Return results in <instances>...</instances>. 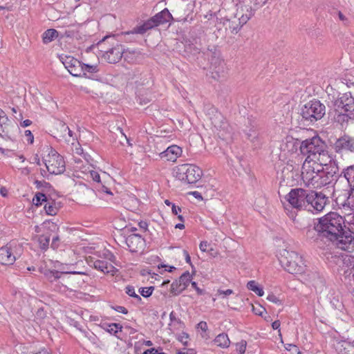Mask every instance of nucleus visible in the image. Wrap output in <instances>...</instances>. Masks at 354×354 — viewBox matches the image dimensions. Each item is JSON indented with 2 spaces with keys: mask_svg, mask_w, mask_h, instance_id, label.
Returning <instances> with one entry per match:
<instances>
[{
  "mask_svg": "<svg viewBox=\"0 0 354 354\" xmlns=\"http://www.w3.org/2000/svg\"><path fill=\"white\" fill-rule=\"evenodd\" d=\"M307 236L314 239L319 245L328 242L343 250H348L354 243V235L346 228L345 218L336 212H330L317 218L313 230H308Z\"/></svg>",
  "mask_w": 354,
  "mask_h": 354,
  "instance_id": "obj_1",
  "label": "nucleus"
},
{
  "mask_svg": "<svg viewBox=\"0 0 354 354\" xmlns=\"http://www.w3.org/2000/svg\"><path fill=\"white\" fill-rule=\"evenodd\" d=\"M236 6V12L230 19H223L226 28L232 34H236L259 8L258 0H232Z\"/></svg>",
  "mask_w": 354,
  "mask_h": 354,
  "instance_id": "obj_2",
  "label": "nucleus"
},
{
  "mask_svg": "<svg viewBox=\"0 0 354 354\" xmlns=\"http://www.w3.org/2000/svg\"><path fill=\"white\" fill-rule=\"evenodd\" d=\"M328 145L319 136H315L301 142L299 150L306 156L304 162L317 163L328 162L333 158L328 150Z\"/></svg>",
  "mask_w": 354,
  "mask_h": 354,
  "instance_id": "obj_3",
  "label": "nucleus"
},
{
  "mask_svg": "<svg viewBox=\"0 0 354 354\" xmlns=\"http://www.w3.org/2000/svg\"><path fill=\"white\" fill-rule=\"evenodd\" d=\"M334 120L343 129L354 122V97L350 92L343 93L335 102Z\"/></svg>",
  "mask_w": 354,
  "mask_h": 354,
  "instance_id": "obj_4",
  "label": "nucleus"
},
{
  "mask_svg": "<svg viewBox=\"0 0 354 354\" xmlns=\"http://www.w3.org/2000/svg\"><path fill=\"white\" fill-rule=\"evenodd\" d=\"M308 192L309 190L303 188H294L285 196L288 204L284 205V209L292 219L295 218L296 213L290 210V208L295 209L297 211L306 210V205H308L307 203Z\"/></svg>",
  "mask_w": 354,
  "mask_h": 354,
  "instance_id": "obj_5",
  "label": "nucleus"
},
{
  "mask_svg": "<svg viewBox=\"0 0 354 354\" xmlns=\"http://www.w3.org/2000/svg\"><path fill=\"white\" fill-rule=\"evenodd\" d=\"M318 173V181L317 189L324 186L333 185L339 178V167L336 160L333 158L328 159V162H321Z\"/></svg>",
  "mask_w": 354,
  "mask_h": 354,
  "instance_id": "obj_6",
  "label": "nucleus"
},
{
  "mask_svg": "<svg viewBox=\"0 0 354 354\" xmlns=\"http://www.w3.org/2000/svg\"><path fill=\"white\" fill-rule=\"evenodd\" d=\"M279 261L281 266L292 274H302L305 272L304 260L296 252L284 250L281 254Z\"/></svg>",
  "mask_w": 354,
  "mask_h": 354,
  "instance_id": "obj_7",
  "label": "nucleus"
},
{
  "mask_svg": "<svg viewBox=\"0 0 354 354\" xmlns=\"http://www.w3.org/2000/svg\"><path fill=\"white\" fill-rule=\"evenodd\" d=\"M326 106L319 100L313 99L304 105L300 115L304 121L313 123L321 120L326 114Z\"/></svg>",
  "mask_w": 354,
  "mask_h": 354,
  "instance_id": "obj_8",
  "label": "nucleus"
},
{
  "mask_svg": "<svg viewBox=\"0 0 354 354\" xmlns=\"http://www.w3.org/2000/svg\"><path fill=\"white\" fill-rule=\"evenodd\" d=\"M46 156L43 157L48 171L51 174L58 175L65 171V162L63 157L52 147H46Z\"/></svg>",
  "mask_w": 354,
  "mask_h": 354,
  "instance_id": "obj_9",
  "label": "nucleus"
},
{
  "mask_svg": "<svg viewBox=\"0 0 354 354\" xmlns=\"http://www.w3.org/2000/svg\"><path fill=\"white\" fill-rule=\"evenodd\" d=\"M204 30L201 25H196L190 29L188 37L185 39V51L194 55L200 53L201 36Z\"/></svg>",
  "mask_w": 354,
  "mask_h": 354,
  "instance_id": "obj_10",
  "label": "nucleus"
},
{
  "mask_svg": "<svg viewBox=\"0 0 354 354\" xmlns=\"http://www.w3.org/2000/svg\"><path fill=\"white\" fill-rule=\"evenodd\" d=\"M306 210L313 214L322 212L329 203V198L322 192L309 190Z\"/></svg>",
  "mask_w": 354,
  "mask_h": 354,
  "instance_id": "obj_11",
  "label": "nucleus"
},
{
  "mask_svg": "<svg viewBox=\"0 0 354 354\" xmlns=\"http://www.w3.org/2000/svg\"><path fill=\"white\" fill-rule=\"evenodd\" d=\"M60 61L73 76L86 77L88 72V64H82L80 61L71 56H60Z\"/></svg>",
  "mask_w": 354,
  "mask_h": 354,
  "instance_id": "obj_12",
  "label": "nucleus"
},
{
  "mask_svg": "<svg viewBox=\"0 0 354 354\" xmlns=\"http://www.w3.org/2000/svg\"><path fill=\"white\" fill-rule=\"evenodd\" d=\"M320 163L313 164L311 162H304L301 167V180L307 187L317 189L318 173Z\"/></svg>",
  "mask_w": 354,
  "mask_h": 354,
  "instance_id": "obj_13",
  "label": "nucleus"
},
{
  "mask_svg": "<svg viewBox=\"0 0 354 354\" xmlns=\"http://www.w3.org/2000/svg\"><path fill=\"white\" fill-rule=\"evenodd\" d=\"M332 147L337 154L354 155V136L344 133L335 140Z\"/></svg>",
  "mask_w": 354,
  "mask_h": 354,
  "instance_id": "obj_14",
  "label": "nucleus"
},
{
  "mask_svg": "<svg viewBox=\"0 0 354 354\" xmlns=\"http://www.w3.org/2000/svg\"><path fill=\"white\" fill-rule=\"evenodd\" d=\"M202 176V170L194 165L184 164L178 169L177 176L187 183H196Z\"/></svg>",
  "mask_w": 354,
  "mask_h": 354,
  "instance_id": "obj_15",
  "label": "nucleus"
},
{
  "mask_svg": "<svg viewBox=\"0 0 354 354\" xmlns=\"http://www.w3.org/2000/svg\"><path fill=\"white\" fill-rule=\"evenodd\" d=\"M123 32L118 35H106L103 36L102 38L97 42H95V39H92L91 41H92L93 44L90 45V52L94 51L96 48H97L100 51L99 55H97V57L98 58L100 55L102 56V54L105 53V51L107 50V49L109 48L112 45H114L118 38H123ZM93 53L95 54V53L93 52Z\"/></svg>",
  "mask_w": 354,
  "mask_h": 354,
  "instance_id": "obj_16",
  "label": "nucleus"
},
{
  "mask_svg": "<svg viewBox=\"0 0 354 354\" xmlns=\"http://www.w3.org/2000/svg\"><path fill=\"white\" fill-rule=\"evenodd\" d=\"M281 179L286 185L294 186L301 180V174L299 167L287 164L281 171Z\"/></svg>",
  "mask_w": 354,
  "mask_h": 354,
  "instance_id": "obj_17",
  "label": "nucleus"
},
{
  "mask_svg": "<svg viewBox=\"0 0 354 354\" xmlns=\"http://www.w3.org/2000/svg\"><path fill=\"white\" fill-rule=\"evenodd\" d=\"M90 177L92 178V189L95 193H106L109 195H113L111 189L106 186V181L109 177L106 172L102 173V176L95 171L90 170Z\"/></svg>",
  "mask_w": 354,
  "mask_h": 354,
  "instance_id": "obj_18",
  "label": "nucleus"
},
{
  "mask_svg": "<svg viewBox=\"0 0 354 354\" xmlns=\"http://www.w3.org/2000/svg\"><path fill=\"white\" fill-rule=\"evenodd\" d=\"M121 40L122 38H118L114 45L108 48L105 53L102 54V57L108 63L116 64L121 60L124 50L123 46L119 43Z\"/></svg>",
  "mask_w": 354,
  "mask_h": 354,
  "instance_id": "obj_19",
  "label": "nucleus"
},
{
  "mask_svg": "<svg viewBox=\"0 0 354 354\" xmlns=\"http://www.w3.org/2000/svg\"><path fill=\"white\" fill-rule=\"evenodd\" d=\"M212 124L218 131V136L223 140H227L231 135V127L221 113H218L212 120Z\"/></svg>",
  "mask_w": 354,
  "mask_h": 354,
  "instance_id": "obj_20",
  "label": "nucleus"
},
{
  "mask_svg": "<svg viewBox=\"0 0 354 354\" xmlns=\"http://www.w3.org/2000/svg\"><path fill=\"white\" fill-rule=\"evenodd\" d=\"M145 239L138 234H131L125 239V243L128 250L133 253L142 250L144 246Z\"/></svg>",
  "mask_w": 354,
  "mask_h": 354,
  "instance_id": "obj_21",
  "label": "nucleus"
},
{
  "mask_svg": "<svg viewBox=\"0 0 354 354\" xmlns=\"http://www.w3.org/2000/svg\"><path fill=\"white\" fill-rule=\"evenodd\" d=\"M210 69L214 78L223 77L225 73V64L224 60L218 57L212 56L210 59Z\"/></svg>",
  "mask_w": 354,
  "mask_h": 354,
  "instance_id": "obj_22",
  "label": "nucleus"
},
{
  "mask_svg": "<svg viewBox=\"0 0 354 354\" xmlns=\"http://www.w3.org/2000/svg\"><path fill=\"white\" fill-rule=\"evenodd\" d=\"M43 273L50 282H53L57 279H62V281L65 283H66L70 278L68 276V274H84V272H59L55 270H45Z\"/></svg>",
  "mask_w": 354,
  "mask_h": 354,
  "instance_id": "obj_23",
  "label": "nucleus"
},
{
  "mask_svg": "<svg viewBox=\"0 0 354 354\" xmlns=\"http://www.w3.org/2000/svg\"><path fill=\"white\" fill-rule=\"evenodd\" d=\"M106 250L104 242L102 239L97 237L90 239V254L100 259L102 256H104Z\"/></svg>",
  "mask_w": 354,
  "mask_h": 354,
  "instance_id": "obj_24",
  "label": "nucleus"
},
{
  "mask_svg": "<svg viewBox=\"0 0 354 354\" xmlns=\"http://www.w3.org/2000/svg\"><path fill=\"white\" fill-rule=\"evenodd\" d=\"M324 258L326 262L330 265V266H341L342 264H344L347 256L344 257L342 253H338L334 251H327L324 254Z\"/></svg>",
  "mask_w": 354,
  "mask_h": 354,
  "instance_id": "obj_25",
  "label": "nucleus"
},
{
  "mask_svg": "<svg viewBox=\"0 0 354 354\" xmlns=\"http://www.w3.org/2000/svg\"><path fill=\"white\" fill-rule=\"evenodd\" d=\"M15 256L8 245L0 248V263L2 265H12L15 261Z\"/></svg>",
  "mask_w": 354,
  "mask_h": 354,
  "instance_id": "obj_26",
  "label": "nucleus"
},
{
  "mask_svg": "<svg viewBox=\"0 0 354 354\" xmlns=\"http://www.w3.org/2000/svg\"><path fill=\"white\" fill-rule=\"evenodd\" d=\"M182 149L177 145H171L160 153L162 158H165L168 161L174 162L176 158L180 156Z\"/></svg>",
  "mask_w": 354,
  "mask_h": 354,
  "instance_id": "obj_27",
  "label": "nucleus"
},
{
  "mask_svg": "<svg viewBox=\"0 0 354 354\" xmlns=\"http://www.w3.org/2000/svg\"><path fill=\"white\" fill-rule=\"evenodd\" d=\"M150 20H153V23H152L153 27H156L160 24H163L166 22L169 21L171 19H173L172 15L169 12L167 8H165L161 12L157 13L153 17L149 19Z\"/></svg>",
  "mask_w": 354,
  "mask_h": 354,
  "instance_id": "obj_28",
  "label": "nucleus"
},
{
  "mask_svg": "<svg viewBox=\"0 0 354 354\" xmlns=\"http://www.w3.org/2000/svg\"><path fill=\"white\" fill-rule=\"evenodd\" d=\"M346 180L349 189L354 187V164L344 168L339 175Z\"/></svg>",
  "mask_w": 354,
  "mask_h": 354,
  "instance_id": "obj_29",
  "label": "nucleus"
},
{
  "mask_svg": "<svg viewBox=\"0 0 354 354\" xmlns=\"http://www.w3.org/2000/svg\"><path fill=\"white\" fill-rule=\"evenodd\" d=\"M55 131L54 132V137L58 140L64 139L67 142H70V139H66V129L68 126L62 121H57L55 123Z\"/></svg>",
  "mask_w": 354,
  "mask_h": 354,
  "instance_id": "obj_30",
  "label": "nucleus"
},
{
  "mask_svg": "<svg viewBox=\"0 0 354 354\" xmlns=\"http://www.w3.org/2000/svg\"><path fill=\"white\" fill-rule=\"evenodd\" d=\"M339 354H354V344L346 341H341L335 345Z\"/></svg>",
  "mask_w": 354,
  "mask_h": 354,
  "instance_id": "obj_31",
  "label": "nucleus"
},
{
  "mask_svg": "<svg viewBox=\"0 0 354 354\" xmlns=\"http://www.w3.org/2000/svg\"><path fill=\"white\" fill-rule=\"evenodd\" d=\"M152 23H153V20H150L149 19L146 21L142 25L137 26L133 29L131 32H128L126 33H124V37L129 35H134V34H141L143 35L148 30H150L153 27Z\"/></svg>",
  "mask_w": 354,
  "mask_h": 354,
  "instance_id": "obj_32",
  "label": "nucleus"
},
{
  "mask_svg": "<svg viewBox=\"0 0 354 354\" xmlns=\"http://www.w3.org/2000/svg\"><path fill=\"white\" fill-rule=\"evenodd\" d=\"M108 264L106 261L96 259L95 257L90 255V267L94 268L104 274L105 271L107 270Z\"/></svg>",
  "mask_w": 354,
  "mask_h": 354,
  "instance_id": "obj_33",
  "label": "nucleus"
},
{
  "mask_svg": "<svg viewBox=\"0 0 354 354\" xmlns=\"http://www.w3.org/2000/svg\"><path fill=\"white\" fill-rule=\"evenodd\" d=\"M227 30V28H226L223 19H221L219 21H217L215 24V30L214 31V34L217 39H223L225 37Z\"/></svg>",
  "mask_w": 354,
  "mask_h": 354,
  "instance_id": "obj_34",
  "label": "nucleus"
},
{
  "mask_svg": "<svg viewBox=\"0 0 354 354\" xmlns=\"http://www.w3.org/2000/svg\"><path fill=\"white\" fill-rule=\"evenodd\" d=\"M214 343L219 347L228 348L230 344V339L227 334L221 333L214 340Z\"/></svg>",
  "mask_w": 354,
  "mask_h": 354,
  "instance_id": "obj_35",
  "label": "nucleus"
},
{
  "mask_svg": "<svg viewBox=\"0 0 354 354\" xmlns=\"http://www.w3.org/2000/svg\"><path fill=\"white\" fill-rule=\"evenodd\" d=\"M341 205L344 208H349L352 210H354V187L351 188L348 190V196L344 201Z\"/></svg>",
  "mask_w": 354,
  "mask_h": 354,
  "instance_id": "obj_36",
  "label": "nucleus"
},
{
  "mask_svg": "<svg viewBox=\"0 0 354 354\" xmlns=\"http://www.w3.org/2000/svg\"><path fill=\"white\" fill-rule=\"evenodd\" d=\"M58 36V32L55 29H48L42 35L43 42L48 44L54 40Z\"/></svg>",
  "mask_w": 354,
  "mask_h": 354,
  "instance_id": "obj_37",
  "label": "nucleus"
},
{
  "mask_svg": "<svg viewBox=\"0 0 354 354\" xmlns=\"http://www.w3.org/2000/svg\"><path fill=\"white\" fill-rule=\"evenodd\" d=\"M44 209L48 215L54 216L58 212L59 208L54 201L51 200L50 201L47 200L44 205Z\"/></svg>",
  "mask_w": 354,
  "mask_h": 354,
  "instance_id": "obj_38",
  "label": "nucleus"
},
{
  "mask_svg": "<svg viewBox=\"0 0 354 354\" xmlns=\"http://www.w3.org/2000/svg\"><path fill=\"white\" fill-rule=\"evenodd\" d=\"M192 276L189 271L185 272L178 279V282L180 283L181 288L185 290L189 286V283L192 282Z\"/></svg>",
  "mask_w": 354,
  "mask_h": 354,
  "instance_id": "obj_39",
  "label": "nucleus"
},
{
  "mask_svg": "<svg viewBox=\"0 0 354 354\" xmlns=\"http://www.w3.org/2000/svg\"><path fill=\"white\" fill-rule=\"evenodd\" d=\"M246 286L248 290L253 291L259 297L263 296L264 294L263 288L255 281H248Z\"/></svg>",
  "mask_w": 354,
  "mask_h": 354,
  "instance_id": "obj_40",
  "label": "nucleus"
},
{
  "mask_svg": "<svg viewBox=\"0 0 354 354\" xmlns=\"http://www.w3.org/2000/svg\"><path fill=\"white\" fill-rule=\"evenodd\" d=\"M50 239V236L46 234H41L39 236L38 242L41 250H46L48 248Z\"/></svg>",
  "mask_w": 354,
  "mask_h": 354,
  "instance_id": "obj_41",
  "label": "nucleus"
},
{
  "mask_svg": "<svg viewBox=\"0 0 354 354\" xmlns=\"http://www.w3.org/2000/svg\"><path fill=\"white\" fill-rule=\"evenodd\" d=\"M122 329V326L118 323H111L107 324L106 331L110 334L117 335V333L120 331L121 332Z\"/></svg>",
  "mask_w": 354,
  "mask_h": 354,
  "instance_id": "obj_42",
  "label": "nucleus"
},
{
  "mask_svg": "<svg viewBox=\"0 0 354 354\" xmlns=\"http://www.w3.org/2000/svg\"><path fill=\"white\" fill-rule=\"evenodd\" d=\"M34 184L38 189H41L42 192L49 191L52 188L51 185L45 180H35Z\"/></svg>",
  "mask_w": 354,
  "mask_h": 354,
  "instance_id": "obj_43",
  "label": "nucleus"
},
{
  "mask_svg": "<svg viewBox=\"0 0 354 354\" xmlns=\"http://www.w3.org/2000/svg\"><path fill=\"white\" fill-rule=\"evenodd\" d=\"M47 200V197L44 194L38 192L35 195L32 202L36 206H39L42 204V202H46Z\"/></svg>",
  "mask_w": 354,
  "mask_h": 354,
  "instance_id": "obj_44",
  "label": "nucleus"
},
{
  "mask_svg": "<svg viewBox=\"0 0 354 354\" xmlns=\"http://www.w3.org/2000/svg\"><path fill=\"white\" fill-rule=\"evenodd\" d=\"M180 286L178 280L174 281L171 285L170 292L173 295H178L183 291Z\"/></svg>",
  "mask_w": 354,
  "mask_h": 354,
  "instance_id": "obj_45",
  "label": "nucleus"
},
{
  "mask_svg": "<svg viewBox=\"0 0 354 354\" xmlns=\"http://www.w3.org/2000/svg\"><path fill=\"white\" fill-rule=\"evenodd\" d=\"M125 292L130 297L136 299L138 302L142 301L141 297L136 293L134 287L132 286H127L125 288Z\"/></svg>",
  "mask_w": 354,
  "mask_h": 354,
  "instance_id": "obj_46",
  "label": "nucleus"
},
{
  "mask_svg": "<svg viewBox=\"0 0 354 354\" xmlns=\"http://www.w3.org/2000/svg\"><path fill=\"white\" fill-rule=\"evenodd\" d=\"M153 290H154L153 286H149V287H147V288H140L139 289V292L143 297L147 298L152 295Z\"/></svg>",
  "mask_w": 354,
  "mask_h": 354,
  "instance_id": "obj_47",
  "label": "nucleus"
},
{
  "mask_svg": "<svg viewBox=\"0 0 354 354\" xmlns=\"http://www.w3.org/2000/svg\"><path fill=\"white\" fill-rule=\"evenodd\" d=\"M258 134L259 133L257 132V128L254 125L247 132V136H248V139H250L252 141H253L255 138H257Z\"/></svg>",
  "mask_w": 354,
  "mask_h": 354,
  "instance_id": "obj_48",
  "label": "nucleus"
},
{
  "mask_svg": "<svg viewBox=\"0 0 354 354\" xmlns=\"http://www.w3.org/2000/svg\"><path fill=\"white\" fill-rule=\"evenodd\" d=\"M236 351L239 354H244L246 349L247 342L245 340H241L240 342L236 344Z\"/></svg>",
  "mask_w": 354,
  "mask_h": 354,
  "instance_id": "obj_49",
  "label": "nucleus"
},
{
  "mask_svg": "<svg viewBox=\"0 0 354 354\" xmlns=\"http://www.w3.org/2000/svg\"><path fill=\"white\" fill-rule=\"evenodd\" d=\"M100 259H108L111 262H115L116 257L111 252L106 249L104 252V256H102Z\"/></svg>",
  "mask_w": 354,
  "mask_h": 354,
  "instance_id": "obj_50",
  "label": "nucleus"
},
{
  "mask_svg": "<svg viewBox=\"0 0 354 354\" xmlns=\"http://www.w3.org/2000/svg\"><path fill=\"white\" fill-rule=\"evenodd\" d=\"M267 299L269 301H271L274 304H277L279 305L282 304L281 301L277 296H275L273 293L269 294L267 297Z\"/></svg>",
  "mask_w": 354,
  "mask_h": 354,
  "instance_id": "obj_51",
  "label": "nucleus"
},
{
  "mask_svg": "<svg viewBox=\"0 0 354 354\" xmlns=\"http://www.w3.org/2000/svg\"><path fill=\"white\" fill-rule=\"evenodd\" d=\"M252 311L255 315L261 316L263 313L266 311V309L261 305H259L258 306L252 305Z\"/></svg>",
  "mask_w": 354,
  "mask_h": 354,
  "instance_id": "obj_52",
  "label": "nucleus"
},
{
  "mask_svg": "<svg viewBox=\"0 0 354 354\" xmlns=\"http://www.w3.org/2000/svg\"><path fill=\"white\" fill-rule=\"evenodd\" d=\"M342 82L346 84L348 87L354 86V76L348 77V75H345L343 78Z\"/></svg>",
  "mask_w": 354,
  "mask_h": 354,
  "instance_id": "obj_53",
  "label": "nucleus"
},
{
  "mask_svg": "<svg viewBox=\"0 0 354 354\" xmlns=\"http://www.w3.org/2000/svg\"><path fill=\"white\" fill-rule=\"evenodd\" d=\"M60 245V239L58 236H54L52 239V243H51V248L53 249V250H56L59 248Z\"/></svg>",
  "mask_w": 354,
  "mask_h": 354,
  "instance_id": "obj_54",
  "label": "nucleus"
},
{
  "mask_svg": "<svg viewBox=\"0 0 354 354\" xmlns=\"http://www.w3.org/2000/svg\"><path fill=\"white\" fill-rule=\"evenodd\" d=\"M118 272V270L115 267L111 264H108L107 270L105 271V274H111L112 276H114Z\"/></svg>",
  "mask_w": 354,
  "mask_h": 354,
  "instance_id": "obj_55",
  "label": "nucleus"
},
{
  "mask_svg": "<svg viewBox=\"0 0 354 354\" xmlns=\"http://www.w3.org/2000/svg\"><path fill=\"white\" fill-rule=\"evenodd\" d=\"M93 353L90 351V354H103V349L101 347H99L95 343L92 344Z\"/></svg>",
  "mask_w": 354,
  "mask_h": 354,
  "instance_id": "obj_56",
  "label": "nucleus"
},
{
  "mask_svg": "<svg viewBox=\"0 0 354 354\" xmlns=\"http://www.w3.org/2000/svg\"><path fill=\"white\" fill-rule=\"evenodd\" d=\"M337 13L339 19L340 21H342L344 25L348 24V23H349L348 19L341 11H338Z\"/></svg>",
  "mask_w": 354,
  "mask_h": 354,
  "instance_id": "obj_57",
  "label": "nucleus"
},
{
  "mask_svg": "<svg viewBox=\"0 0 354 354\" xmlns=\"http://www.w3.org/2000/svg\"><path fill=\"white\" fill-rule=\"evenodd\" d=\"M25 136L27 138V142L29 144H32L34 142V136L30 130L25 131Z\"/></svg>",
  "mask_w": 354,
  "mask_h": 354,
  "instance_id": "obj_58",
  "label": "nucleus"
},
{
  "mask_svg": "<svg viewBox=\"0 0 354 354\" xmlns=\"http://www.w3.org/2000/svg\"><path fill=\"white\" fill-rule=\"evenodd\" d=\"M192 286L193 288H194L198 295H203L205 294V290L203 289L200 288L198 287L197 283L195 281H192Z\"/></svg>",
  "mask_w": 354,
  "mask_h": 354,
  "instance_id": "obj_59",
  "label": "nucleus"
},
{
  "mask_svg": "<svg viewBox=\"0 0 354 354\" xmlns=\"http://www.w3.org/2000/svg\"><path fill=\"white\" fill-rule=\"evenodd\" d=\"M111 308L118 313H121L124 315L128 313L127 309L124 306H111Z\"/></svg>",
  "mask_w": 354,
  "mask_h": 354,
  "instance_id": "obj_60",
  "label": "nucleus"
},
{
  "mask_svg": "<svg viewBox=\"0 0 354 354\" xmlns=\"http://www.w3.org/2000/svg\"><path fill=\"white\" fill-rule=\"evenodd\" d=\"M8 120V117L5 112L0 109V128H2L3 124H5V121H7Z\"/></svg>",
  "mask_w": 354,
  "mask_h": 354,
  "instance_id": "obj_61",
  "label": "nucleus"
},
{
  "mask_svg": "<svg viewBox=\"0 0 354 354\" xmlns=\"http://www.w3.org/2000/svg\"><path fill=\"white\" fill-rule=\"evenodd\" d=\"M197 328L201 329L203 332L207 330V324L205 322L201 321L197 324Z\"/></svg>",
  "mask_w": 354,
  "mask_h": 354,
  "instance_id": "obj_62",
  "label": "nucleus"
},
{
  "mask_svg": "<svg viewBox=\"0 0 354 354\" xmlns=\"http://www.w3.org/2000/svg\"><path fill=\"white\" fill-rule=\"evenodd\" d=\"M6 127L2 126V128H0V136L4 139H11L10 136L8 135V131L5 130Z\"/></svg>",
  "mask_w": 354,
  "mask_h": 354,
  "instance_id": "obj_63",
  "label": "nucleus"
},
{
  "mask_svg": "<svg viewBox=\"0 0 354 354\" xmlns=\"http://www.w3.org/2000/svg\"><path fill=\"white\" fill-rule=\"evenodd\" d=\"M292 348H295V352L297 353V354H301L300 351L299 350L298 347L296 345L292 344H287L285 346V348L287 351H290L292 349Z\"/></svg>",
  "mask_w": 354,
  "mask_h": 354,
  "instance_id": "obj_64",
  "label": "nucleus"
}]
</instances>
